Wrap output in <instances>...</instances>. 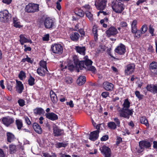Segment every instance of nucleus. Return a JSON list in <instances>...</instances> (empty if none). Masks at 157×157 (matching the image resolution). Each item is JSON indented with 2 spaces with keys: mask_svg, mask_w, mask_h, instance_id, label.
<instances>
[{
  "mask_svg": "<svg viewBox=\"0 0 157 157\" xmlns=\"http://www.w3.org/2000/svg\"><path fill=\"white\" fill-rule=\"evenodd\" d=\"M120 1L119 0H114L112 2V8L113 10L116 13H121L125 8V5Z\"/></svg>",
  "mask_w": 157,
  "mask_h": 157,
  "instance_id": "f257e3e1",
  "label": "nucleus"
},
{
  "mask_svg": "<svg viewBox=\"0 0 157 157\" xmlns=\"http://www.w3.org/2000/svg\"><path fill=\"white\" fill-rule=\"evenodd\" d=\"M11 14L8 10L0 11V21L3 23L9 22L11 21Z\"/></svg>",
  "mask_w": 157,
  "mask_h": 157,
  "instance_id": "f03ea898",
  "label": "nucleus"
},
{
  "mask_svg": "<svg viewBox=\"0 0 157 157\" xmlns=\"http://www.w3.org/2000/svg\"><path fill=\"white\" fill-rule=\"evenodd\" d=\"M25 11L29 13H34L39 11V5L33 3H29L26 5Z\"/></svg>",
  "mask_w": 157,
  "mask_h": 157,
  "instance_id": "7ed1b4c3",
  "label": "nucleus"
},
{
  "mask_svg": "<svg viewBox=\"0 0 157 157\" xmlns=\"http://www.w3.org/2000/svg\"><path fill=\"white\" fill-rule=\"evenodd\" d=\"M51 50L54 53L61 54L63 52V48L61 44L54 43L51 46Z\"/></svg>",
  "mask_w": 157,
  "mask_h": 157,
  "instance_id": "20e7f679",
  "label": "nucleus"
},
{
  "mask_svg": "<svg viewBox=\"0 0 157 157\" xmlns=\"http://www.w3.org/2000/svg\"><path fill=\"white\" fill-rule=\"evenodd\" d=\"M107 0H95L94 5L99 10H103L106 6Z\"/></svg>",
  "mask_w": 157,
  "mask_h": 157,
  "instance_id": "39448f33",
  "label": "nucleus"
},
{
  "mask_svg": "<svg viewBox=\"0 0 157 157\" xmlns=\"http://www.w3.org/2000/svg\"><path fill=\"white\" fill-rule=\"evenodd\" d=\"M55 21L50 17H46L45 18L44 25L45 27L47 29H52L55 26Z\"/></svg>",
  "mask_w": 157,
  "mask_h": 157,
  "instance_id": "423d86ee",
  "label": "nucleus"
},
{
  "mask_svg": "<svg viewBox=\"0 0 157 157\" xmlns=\"http://www.w3.org/2000/svg\"><path fill=\"white\" fill-rule=\"evenodd\" d=\"M134 111L133 109H125L124 110H121L120 113V116L128 119L129 116L133 115Z\"/></svg>",
  "mask_w": 157,
  "mask_h": 157,
  "instance_id": "0eeeda50",
  "label": "nucleus"
},
{
  "mask_svg": "<svg viewBox=\"0 0 157 157\" xmlns=\"http://www.w3.org/2000/svg\"><path fill=\"white\" fill-rule=\"evenodd\" d=\"M100 150L102 154L104 157H110L111 155V151L109 147L104 145L100 148Z\"/></svg>",
  "mask_w": 157,
  "mask_h": 157,
  "instance_id": "6e6552de",
  "label": "nucleus"
},
{
  "mask_svg": "<svg viewBox=\"0 0 157 157\" xmlns=\"http://www.w3.org/2000/svg\"><path fill=\"white\" fill-rule=\"evenodd\" d=\"M135 69V65L134 63L127 65L124 70L125 74L126 75H129L132 74Z\"/></svg>",
  "mask_w": 157,
  "mask_h": 157,
  "instance_id": "1a4fd4ad",
  "label": "nucleus"
},
{
  "mask_svg": "<svg viewBox=\"0 0 157 157\" xmlns=\"http://www.w3.org/2000/svg\"><path fill=\"white\" fill-rule=\"evenodd\" d=\"M114 52L120 55L124 54L126 52V48L125 45L122 43H120L115 48Z\"/></svg>",
  "mask_w": 157,
  "mask_h": 157,
  "instance_id": "9d476101",
  "label": "nucleus"
},
{
  "mask_svg": "<svg viewBox=\"0 0 157 157\" xmlns=\"http://www.w3.org/2000/svg\"><path fill=\"white\" fill-rule=\"evenodd\" d=\"M53 130L54 136L56 137L60 136L64 133L63 130L60 129L55 124L53 125Z\"/></svg>",
  "mask_w": 157,
  "mask_h": 157,
  "instance_id": "9b49d317",
  "label": "nucleus"
},
{
  "mask_svg": "<svg viewBox=\"0 0 157 157\" xmlns=\"http://www.w3.org/2000/svg\"><path fill=\"white\" fill-rule=\"evenodd\" d=\"M105 33L108 37H110L111 36H115L118 33V31L115 27L111 26L106 31Z\"/></svg>",
  "mask_w": 157,
  "mask_h": 157,
  "instance_id": "f8f14e48",
  "label": "nucleus"
},
{
  "mask_svg": "<svg viewBox=\"0 0 157 157\" xmlns=\"http://www.w3.org/2000/svg\"><path fill=\"white\" fill-rule=\"evenodd\" d=\"M139 146L140 151L142 152L144 148H148L151 146L150 143L146 140H142L139 142Z\"/></svg>",
  "mask_w": 157,
  "mask_h": 157,
  "instance_id": "ddd939ff",
  "label": "nucleus"
},
{
  "mask_svg": "<svg viewBox=\"0 0 157 157\" xmlns=\"http://www.w3.org/2000/svg\"><path fill=\"white\" fill-rule=\"evenodd\" d=\"M74 63L76 67H78L81 70L82 69L83 66V62L82 60L79 61L78 57L76 56H74L73 57Z\"/></svg>",
  "mask_w": 157,
  "mask_h": 157,
  "instance_id": "4468645a",
  "label": "nucleus"
},
{
  "mask_svg": "<svg viewBox=\"0 0 157 157\" xmlns=\"http://www.w3.org/2000/svg\"><path fill=\"white\" fill-rule=\"evenodd\" d=\"M2 121L4 124L8 127L14 122V119L13 118L7 117H3Z\"/></svg>",
  "mask_w": 157,
  "mask_h": 157,
  "instance_id": "2eb2a0df",
  "label": "nucleus"
},
{
  "mask_svg": "<svg viewBox=\"0 0 157 157\" xmlns=\"http://www.w3.org/2000/svg\"><path fill=\"white\" fill-rule=\"evenodd\" d=\"M103 88L107 91H111L113 88V84L108 81L104 82L103 83Z\"/></svg>",
  "mask_w": 157,
  "mask_h": 157,
  "instance_id": "dca6fc26",
  "label": "nucleus"
},
{
  "mask_svg": "<svg viewBox=\"0 0 157 157\" xmlns=\"http://www.w3.org/2000/svg\"><path fill=\"white\" fill-rule=\"evenodd\" d=\"M146 88L148 91L153 94H157V85H156L147 84Z\"/></svg>",
  "mask_w": 157,
  "mask_h": 157,
  "instance_id": "f3484780",
  "label": "nucleus"
},
{
  "mask_svg": "<svg viewBox=\"0 0 157 157\" xmlns=\"http://www.w3.org/2000/svg\"><path fill=\"white\" fill-rule=\"evenodd\" d=\"M47 118L52 121L56 120L58 119V115L53 112L48 113H45Z\"/></svg>",
  "mask_w": 157,
  "mask_h": 157,
  "instance_id": "a211bd4d",
  "label": "nucleus"
},
{
  "mask_svg": "<svg viewBox=\"0 0 157 157\" xmlns=\"http://www.w3.org/2000/svg\"><path fill=\"white\" fill-rule=\"evenodd\" d=\"M24 34H21L20 35L19 37L20 39L19 41L20 44L21 45H23L25 43H29L30 44L32 43V41L30 39H27L25 36Z\"/></svg>",
  "mask_w": 157,
  "mask_h": 157,
  "instance_id": "6ab92c4d",
  "label": "nucleus"
},
{
  "mask_svg": "<svg viewBox=\"0 0 157 157\" xmlns=\"http://www.w3.org/2000/svg\"><path fill=\"white\" fill-rule=\"evenodd\" d=\"M99 133V132H98V130H95L91 132L89 139L93 141H95L98 138Z\"/></svg>",
  "mask_w": 157,
  "mask_h": 157,
  "instance_id": "aec40b11",
  "label": "nucleus"
},
{
  "mask_svg": "<svg viewBox=\"0 0 157 157\" xmlns=\"http://www.w3.org/2000/svg\"><path fill=\"white\" fill-rule=\"evenodd\" d=\"M23 85L20 81H16V90L19 94L21 93L24 90Z\"/></svg>",
  "mask_w": 157,
  "mask_h": 157,
  "instance_id": "412c9836",
  "label": "nucleus"
},
{
  "mask_svg": "<svg viewBox=\"0 0 157 157\" xmlns=\"http://www.w3.org/2000/svg\"><path fill=\"white\" fill-rule=\"evenodd\" d=\"M70 38L73 41L77 42L79 39L80 35L77 32H72L70 35Z\"/></svg>",
  "mask_w": 157,
  "mask_h": 157,
  "instance_id": "4be33fe9",
  "label": "nucleus"
},
{
  "mask_svg": "<svg viewBox=\"0 0 157 157\" xmlns=\"http://www.w3.org/2000/svg\"><path fill=\"white\" fill-rule=\"evenodd\" d=\"M33 127L36 132L39 134L42 133V129L40 125L37 123L35 122L33 123Z\"/></svg>",
  "mask_w": 157,
  "mask_h": 157,
  "instance_id": "5701e85b",
  "label": "nucleus"
},
{
  "mask_svg": "<svg viewBox=\"0 0 157 157\" xmlns=\"http://www.w3.org/2000/svg\"><path fill=\"white\" fill-rule=\"evenodd\" d=\"M75 49L78 53L80 54L83 55H85L86 48L85 46H76L75 47Z\"/></svg>",
  "mask_w": 157,
  "mask_h": 157,
  "instance_id": "b1692460",
  "label": "nucleus"
},
{
  "mask_svg": "<svg viewBox=\"0 0 157 157\" xmlns=\"http://www.w3.org/2000/svg\"><path fill=\"white\" fill-rule=\"evenodd\" d=\"M86 82V77L82 75L79 77L76 81L77 83L79 86H81L82 85L85 83Z\"/></svg>",
  "mask_w": 157,
  "mask_h": 157,
  "instance_id": "393cba45",
  "label": "nucleus"
},
{
  "mask_svg": "<svg viewBox=\"0 0 157 157\" xmlns=\"http://www.w3.org/2000/svg\"><path fill=\"white\" fill-rule=\"evenodd\" d=\"M51 100L53 103H56L58 101V98L56 93L52 90L50 92Z\"/></svg>",
  "mask_w": 157,
  "mask_h": 157,
  "instance_id": "a878e982",
  "label": "nucleus"
},
{
  "mask_svg": "<svg viewBox=\"0 0 157 157\" xmlns=\"http://www.w3.org/2000/svg\"><path fill=\"white\" fill-rule=\"evenodd\" d=\"M84 60H82L83 62V68H85L84 65L88 67L89 66H91L93 62L91 60L88 58V56H85L84 57Z\"/></svg>",
  "mask_w": 157,
  "mask_h": 157,
  "instance_id": "bb28decb",
  "label": "nucleus"
},
{
  "mask_svg": "<svg viewBox=\"0 0 157 157\" xmlns=\"http://www.w3.org/2000/svg\"><path fill=\"white\" fill-rule=\"evenodd\" d=\"M40 66L41 67L43 68V72L45 73L46 71L48 72L47 67V62L44 60H41L39 63Z\"/></svg>",
  "mask_w": 157,
  "mask_h": 157,
  "instance_id": "cd10ccee",
  "label": "nucleus"
},
{
  "mask_svg": "<svg viewBox=\"0 0 157 157\" xmlns=\"http://www.w3.org/2000/svg\"><path fill=\"white\" fill-rule=\"evenodd\" d=\"M6 136L7 137V141L9 143L11 142L14 140L15 136L11 132H7L6 133Z\"/></svg>",
  "mask_w": 157,
  "mask_h": 157,
  "instance_id": "c85d7f7f",
  "label": "nucleus"
},
{
  "mask_svg": "<svg viewBox=\"0 0 157 157\" xmlns=\"http://www.w3.org/2000/svg\"><path fill=\"white\" fill-rule=\"evenodd\" d=\"M130 102L128 101V98L124 100V103L122 105L123 107L121 110H124L125 109H128L130 106Z\"/></svg>",
  "mask_w": 157,
  "mask_h": 157,
  "instance_id": "c756f323",
  "label": "nucleus"
},
{
  "mask_svg": "<svg viewBox=\"0 0 157 157\" xmlns=\"http://www.w3.org/2000/svg\"><path fill=\"white\" fill-rule=\"evenodd\" d=\"M107 126L109 129L114 130L117 128V125L115 122L113 121H110L108 123Z\"/></svg>",
  "mask_w": 157,
  "mask_h": 157,
  "instance_id": "7c9ffc66",
  "label": "nucleus"
},
{
  "mask_svg": "<svg viewBox=\"0 0 157 157\" xmlns=\"http://www.w3.org/2000/svg\"><path fill=\"white\" fill-rule=\"evenodd\" d=\"M140 120L141 123L144 124L147 127H148L149 124L147 120L145 117H142L140 118Z\"/></svg>",
  "mask_w": 157,
  "mask_h": 157,
  "instance_id": "2f4dec72",
  "label": "nucleus"
},
{
  "mask_svg": "<svg viewBox=\"0 0 157 157\" xmlns=\"http://www.w3.org/2000/svg\"><path fill=\"white\" fill-rule=\"evenodd\" d=\"M13 23L14 24V26L17 28H20L22 27L20 25V22L18 21V19L17 17L13 18Z\"/></svg>",
  "mask_w": 157,
  "mask_h": 157,
  "instance_id": "473e14b6",
  "label": "nucleus"
},
{
  "mask_svg": "<svg viewBox=\"0 0 157 157\" xmlns=\"http://www.w3.org/2000/svg\"><path fill=\"white\" fill-rule=\"evenodd\" d=\"M132 33L135 35L134 37L138 39L140 38L142 34H144L142 33V32L140 29L138 30V29H137L136 30H135L134 31L132 32Z\"/></svg>",
  "mask_w": 157,
  "mask_h": 157,
  "instance_id": "72a5a7b5",
  "label": "nucleus"
},
{
  "mask_svg": "<svg viewBox=\"0 0 157 157\" xmlns=\"http://www.w3.org/2000/svg\"><path fill=\"white\" fill-rule=\"evenodd\" d=\"M120 26L121 27L125 29L126 32L128 31L129 29V28L128 27V25L125 21H121L120 23Z\"/></svg>",
  "mask_w": 157,
  "mask_h": 157,
  "instance_id": "f704fd0d",
  "label": "nucleus"
},
{
  "mask_svg": "<svg viewBox=\"0 0 157 157\" xmlns=\"http://www.w3.org/2000/svg\"><path fill=\"white\" fill-rule=\"evenodd\" d=\"M15 124L17 128L19 130H21L23 125L22 120L19 119H17L15 121Z\"/></svg>",
  "mask_w": 157,
  "mask_h": 157,
  "instance_id": "c9c22d12",
  "label": "nucleus"
},
{
  "mask_svg": "<svg viewBox=\"0 0 157 157\" xmlns=\"http://www.w3.org/2000/svg\"><path fill=\"white\" fill-rule=\"evenodd\" d=\"M157 69V62L152 61L149 65V70L150 71L154 69Z\"/></svg>",
  "mask_w": 157,
  "mask_h": 157,
  "instance_id": "e433bc0d",
  "label": "nucleus"
},
{
  "mask_svg": "<svg viewBox=\"0 0 157 157\" xmlns=\"http://www.w3.org/2000/svg\"><path fill=\"white\" fill-rule=\"evenodd\" d=\"M33 112L35 114L40 115L44 112V110L40 107H37L33 110Z\"/></svg>",
  "mask_w": 157,
  "mask_h": 157,
  "instance_id": "4c0bfd02",
  "label": "nucleus"
},
{
  "mask_svg": "<svg viewBox=\"0 0 157 157\" xmlns=\"http://www.w3.org/2000/svg\"><path fill=\"white\" fill-rule=\"evenodd\" d=\"M137 21L136 20H134L131 24V32H133L137 29Z\"/></svg>",
  "mask_w": 157,
  "mask_h": 157,
  "instance_id": "58836bf2",
  "label": "nucleus"
},
{
  "mask_svg": "<svg viewBox=\"0 0 157 157\" xmlns=\"http://www.w3.org/2000/svg\"><path fill=\"white\" fill-rule=\"evenodd\" d=\"M28 84L30 86H33L35 84V79L30 75H29V78L28 80Z\"/></svg>",
  "mask_w": 157,
  "mask_h": 157,
  "instance_id": "ea45409f",
  "label": "nucleus"
},
{
  "mask_svg": "<svg viewBox=\"0 0 157 157\" xmlns=\"http://www.w3.org/2000/svg\"><path fill=\"white\" fill-rule=\"evenodd\" d=\"M26 58H23L21 61V62L25 63L26 61L31 64H32L33 62V60H32L31 58L28 57V55H26Z\"/></svg>",
  "mask_w": 157,
  "mask_h": 157,
  "instance_id": "a19ab883",
  "label": "nucleus"
},
{
  "mask_svg": "<svg viewBox=\"0 0 157 157\" xmlns=\"http://www.w3.org/2000/svg\"><path fill=\"white\" fill-rule=\"evenodd\" d=\"M86 70L91 71L92 73L95 74L97 72V70L96 68L94 66H90L87 67Z\"/></svg>",
  "mask_w": 157,
  "mask_h": 157,
  "instance_id": "79ce46f5",
  "label": "nucleus"
},
{
  "mask_svg": "<svg viewBox=\"0 0 157 157\" xmlns=\"http://www.w3.org/2000/svg\"><path fill=\"white\" fill-rule=\"evenodd\" d=\"M135 94L136 97L139 99V100H142L144 97V95L140 94L139 91L138 90L136 91L135 92Z\"/></svg>",
  "mask_w": 157,
  "mask_h": 157,
  "instance_id": "37998d69",
  "label": "nucleus"
},
{
  "mask_svg": "<svg viewBox=\"0 0 157 157\" xmlns=\"http://www.w3.org/2000/svg\"><path fill=\"white\" fill-rule=\"evenodd\" d=\"M92 32L94 34V40L95 41H96L98 40V34L97 33L98 30L96 28L94 27L93 29Z\"/></svg>",
  "mask_w": 157,
  "mask_h": 157,
  "instance_id": "c03bdc74",
  "label": "nucleus"
},
{
  "mask_svg": "<svg viewBox=\"0 0 157 157\" xmlns=\"http://www.w3.org/2000/svg\"><path fill=\"white\" fill-rule=\"evenodd\" d=\"M68 144L63 143L62 142H59L56 144V147L58 148L61 147H66L67 145Z\"/></svg>",
  "mask_w": 157,
  "mask_h": 157,
  "instance_id": "a18cd8bd",
  "label": "nucleus"
},
{
  "mask_svg": "<svg viewBox=\"0 0 157 157\" xmlns=\"http://www.w3.org/2000/svg\"><path fill=\"white\" fill-rule=\"evenodd\" d=\"M86 15L90 21H92L93 20V15L89 11H86Z\"/></svg>",
  "mask_w": 157,
  "mask_h": 157,
  "instance_id": "49530a36",
  "label": "nucleus"
},
{
  "mask_svg": "<svg viewBox=\"0 0 157 157\" xmlns=\"http://www.w3.org/2000/svg\"><path fill=\"white\" fill-rule=\"evenodd\" d=\"M148 31L149 33L151 34L152 36H155V34L154 33V32L155 29L153 28L152 25H150L148 27Z\"/></svg>",
  "mask_w": 157,
  "mask_h": 157,
  "instance_id": "de8ad7c7",
  "label": "nucleus"
},
{
  "mask_svg": "<svg viewBox=\"0 0 157 157\" xmlns=\"http://www.w3.org/2000/svg\"><path fill=\"white\" fill-rule=\"evenodd\" d=\"M147 25L146 24H144L141 26L140 30L142 33L144 34L147 31Z\"/></svg>",
  "mask_w": 157,
  "mask_h": 157,
  "instance_id": "09e8293b",
  "label": "nucleus"
},
{
  "mask_svg": "<svg viewBox=\"0 0 157 157\" xmlns=\"http://www.w3.org/2000/svg\"><path fill=\"white\" fill-rule=\"evenodd\" d=\"M43 71V70L41 67H39L37 69V74L40 76H45V73L43 72L42 71Z\"/></svg>",
  "mask_w": 157,
  "mask_h": 157,
  "instance_id": "8fccbe9b",
  "label": "nucleus"
},
{
  "mask_svg": "<svg viewBox=\"0 0 157 157\" xmlns=\"http://www.w3.org/2000/svg\"><path fill=\"white\" fill-rule=\"evenodd\" d=\"M26 74L23 71H20L19 75L18 77L21 80H22L23 79V78H25L26 77Z\"/></svg>",
  "mask_w": 157,
  "mask_h": 157,
  "instance_id": "3c124183",
  "label": "nucleus"
},
{
  "mask_svg": "<svg viewBox=\"0 0 157 157\" xmlns=\"http://www.w3.org/2000/svg\"><path fill=\"white\" fill-rule=\"evenodd\" d=\"M75 14L81 17H83L84 15V12L81 9L79 10L77 13H75Z\"/></svg>",
  "mask_w": 157,
  "mask_h": 157,
  "instance_id": "603ef678",
  "label": "nucleus"
},
{
  "mask_svg": "<svg viewBox=\"0 0 157 157\" xmlns=\"http://www.w3.org/2000/svg\"><path fill=\"white\" fill-rule=\"evenodd\" d=\"M10 150L11 152L14 153L16 151V146L13 144H11L9 146Z\"/></svg>",
  "mask_w": 157,
  "mask_h": 157,
  "instance_id": "864d4df0",
  "label": "nucleus"
},
{
  "mask_svg": "<svg viewBox=\"0 0 157 157\" xmlns=\"http://www.w3.org/2000/svg\"><path fill=\"white\" fill-rule=\"evenodd\" d=\"M104 125L105 124L104 123L98 124L97 125L96 124L95 127H94L97 129L96 130H98V132H100V130L101 128V126H103V127H104Z\"/></svg>",
  "mask_w": 157,
  "mask_h": 157,
  "instance_id": "5fc2aeb1",
  "label": "nucleus"
},
{
  "mask_svg": "<svg viewBox=\"0 0 157 157\" xmlns=\"http://www.w3.org/2000/svg\"><path fill=\"white\" fill-rule=\"evenodd\" d=\"M18 103L19 104V106L21 107H23L25 105V101L22 99H20L18 100Z\"/></svg>",
  "mask_w": 157,
  "mask_h": 157,
  "instance_id": "6e6d98bb",
  "label": "nucleus"
},
{
  "mask_svg": "<svg viewBox=\"0 0 157 157\" xmlns=\"http://www.w3.org/2000/svg\"><path fill=\"white\" fill-rule=\"evenodd\" d=\"M65 81L67 84L71 83L72 82L73 80L71 77H66L65 78Z\"/></svg>",
  "mask_w": 157,
  "mask_h": 157,
  "instance_id": "4d7b16f0",
  "label": "nucleus"
},
{
  "mask_svg": "<svg viewBox=\"0 0 157 157\" xmlns=\"http://www.w3.org/2000/svg\"><path fill=\"white\" fill-rule=\"evenodd\" d=\"M114 121L115 123L117 126L119 127L120 126V121L117 118H115L114 119Z\"/></svg>",
  "mask_w": 157,
  "mask_h": 157,
  "instance_id": "13d9d810",
  "label": "nucleus"
},
{
  "mask_svg": "<svg viewBox=\"0 0 157 157\" xmlns=\"http://www.w3.org/2000/svg\"><path fill=\"white\" fill-rule=\"evenodd\" d=\"M109 92L107 91H105L103 92L102 93L101 95L103 98H106L107 97L109 96Z\"/></svg>",
  "mask_w": 157,
  "mask_h": 157,
  "instance_id": "bf43d9fd",
  "label": "nucleus"
},
{
  "mask_svg": "<svg viewBox=\"0 0 157 157\" xmlns=\"http://www.w3.org/2000/svg\"><path fill=\"white\" fill-rule=\"evenodd\" d=\"M42 40L44 41H48L49 40V35L48 34H46L42 38Z\"/></svg>",
  "mask_w": 157,
  "mask_h": 157,
  "instance_id": "052dcab7",
  "label": "nucleus"
},
{
  "mask_svg": "<svg viewBox=\"0 0 157 157\" xmlns=\"http://www.w3.org/2000/svg\"><path fill=\"white\" fill-rule=\"evenodd\" d=\"M78 31L81 35V37H83L85 36V32L84 31V29H78Z\"/></svg>",
  "mask_w": 157,
  "mask_h": 157,
  "instance_id": "680f3d73",
  "label": "nucleus"
},
{
  "mask_svg": "<svg viewBox=\"0 0 157 157\" xmlns=\"http://www.w3.org/2000/svg\"><path fill=\"white\" fill-rule=\"evenodd\" d=\"M68 69L71 71L73 70V69L76 67L75 65H73V64L69 63L68 64Z\"/></svg>",
  "mask_w": 157,
  "mask_h": 157,
  "instance_id": "e2e57ef3",
  "label": "nucleus"
},
{
  "mask_svg": "<svg viewBox=\"0 0 157 157\" xmlns=\"http://www.w3.org/2000/svg\"><path fill=\"white\" fill-rule=\"evenodd\" d=\"M109 136L108 135H106L103 136L101 138V140L102 141H105L109 139Z\"/></svg>",
  "mask_w": 157,
  "mask_h": 157,
  "instance_id": "0e129e2a",
  "label": "nucleus"
},
{
  "mask_svg": "<svg viewBox=\"0 0 157 157\" xmlns=\"http://www.w3.org/2000/svg\"><path fill=\"white\" fill-rule=\"evenodd\" d=\"M25 122L26 123L29 125H30L31 124V122L30 121L29 118L27 116L24 117Z\"/></svg>",
  "mask_w": 157,
  "mask_h": 157,
  "instance_id": "69168bd1",
  "label": "nucleus"
},
{
  "mask_svg": "<svg viewBox=\"0 0 157 157\" xmlns=\"http://www.w3.org/2000/svg\"><path fill=\"white\" fill-rule=\"evenodd\" d=\"M66 104L67 105H69L71 108H73L74 105L72 100H70L69 102L67 101Z\"/></svg>",
  "mask_w": 157,
  "mask_h": 157,
  "instance_id": "338daca9",
  "label": "nucleus"
},
{
  "mask_svg": "<svg viewBox=\"0 0 157 157\" xmlns=\"http://www.w3.org/2000/svg\"><path fill=\"white\" fill-rule=\"evenodd\" d=\"M150 73L152 75H157V69H154L150 71Z\"/></svg>",
  "mask_w": 157,
  "mask_h": 157,
  "instance_id": "774afa93",
  "label": "nucleus"
}]
</instances>
